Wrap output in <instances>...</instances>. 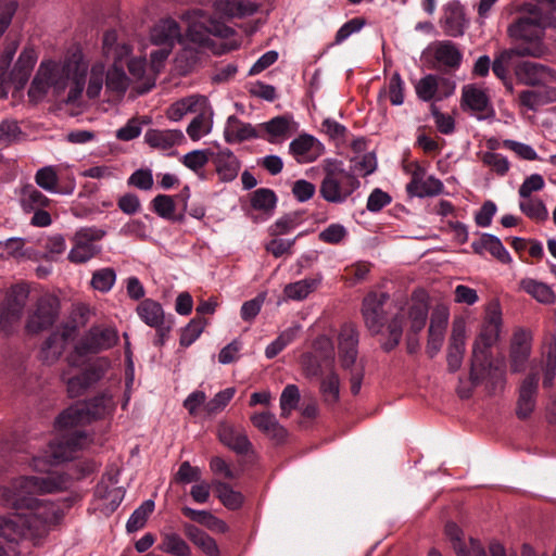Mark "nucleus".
<instances>
[{"instance_id": "f257e3e1", "label": "nucleus", "mask_w": 556, "mask_h": 556, "mask_svg": "<svg viewBox=\"0 0 556 556\" xmlns=\"http://www.w3.org/2000/svg\"><path fill=\"white\" fill-rule=\"evenodd\" d=\"M502 323L500 301L493 299L485 305L480 331L472 343L470 367V381L472 386H477L482 381L491 366L490 349L500 339Z\"/></svg>"}, {"instance_id": "f03ea898", "label": "nucleus", "mask_w": 556, "mask_h": 556, "mask_svg": "<svg viewBox=\"0 0 556 556\" xmlns=\"http://www.w3.org/2000/svg\"><path fill=\"white\" fill-rule=\"evenodd\" d=\"M66 488L65 479L60 475L47 477H18L10 486H0V503L15 510L24 509L38 498L36 495L54 493Z\"/></svg>"}, {"instance_id": "7ed1b4c3", "label": "nucleus", "mask_w": 556, "mask_h": 556, "mask_svg": "<svg viewBox=\"0 0 556 556\" xmlns=\"http://www.w3.org/2000/svg\"><path fill=\"white\" fill-rule=\"evenodd\" d=\"M41 65L51 73L49 85L54 89V92L60 93L70 86L66 102H76L85 87L87 64L76 59H70L63 64L47 62L41 63Z\"/></svg>"}, {"instance_id": "20e7f679", "label": "nucleus", "mask_w": 556, "mask_h": 556, "mask_svg": "<svg viewBox=\"0 0 556 556\" xmlns=\"http://www.w3.org/2000/svg\"><path fill=\"white\" fill-rule=\"evenodd\" d=\"M115 408L111 395L101 394L88 402L77 403L62 412L55 420L59 430H71L78 426L105 418Z\"/></svg>"}, {"instance_id": "39448f33", "label": "nucleus", "mask_w": 556, "mask_h": 556, "mask_svg": "<svg viewBox=\"0 0 556 556\" xmlns=\"http://www.w3.org/2000/svg\"><path fill=\"white\" fill-rule=\"evenodd\" d=\"M428 314V303L422 300L413 301L407 312H397L388 323L387 339L381 343V348L386 352H390L399 345L403 336L405 319L408 321V330L413 333H419L426 326Z\"/></svg>"}, {"instance_id": "423d86ee", "label": "nucleus", "mask_w": 556, "mask_h": 556, "mask_svg": "<svg viewBox=\"0 0 556 556\" xmlns=\"http://www.w3.org/2000/svg\"><path fill=\"white\" fill-rule=\"evenodd\" d=\"M324 170L319 192L327 202L342 203L359 187V180L345 170L341 163L328 162Z\"/></svg>"}, {"instance_id": "0eeeda50", "label": "nucleus", "mask_w": 556, "mask_h": 556, "mask_svg": "<svg viewBox=\"0 0 556 556\" xmlns=\"http://www.w3.org/2000/svg\"><path fill=\"white\" fill-rule=\"evenodd\" d=\"M24 509L28 511L25 515L29 523L31 540L46 538L58 528L64 517L60 505L45 500H37Z\"/></svg>"}, {"instance_id": "6e6552de", "label": "nucleus", "mask_w": 556, "mask_h": 556, "mask_svg": "<svg viewBox=\"0 0 556 556\" xmlns=\"http://www.w3.org/2000/svg\"><path fill=\"white\" fill-rule=\"evenodd\" d=\"M549 20L545 17L535 16L528 11L527 15L520 16L515 23L508 26V36L516 41L522 43L514 47L513 49H531L534 46L541 48V53L535 58H541L546 52L542 38L544 29L548 26Z\"/></svg>"}, {"instance_id": "1a4fd4ad", "label": "nucleus", "mask_w": 556, "mask_h": 556, "mask_svg": "<svg viewBox=\"0 0 556 556\" xmlns=\"http://www.w3.org/2000/svg\"><path fill=\"white\" fill-rule=\"evenodd\" d=\"M232 34V28L223 22L210 18L202 11H195L187 16L186 38L191 42L206 46L211 35L228 38Z\"/></svg>"}, {"instance_id": "9d476101", "label": "nucleus", "mask_w": 556, "mask_h": 556, "mask_svg": "<svg viewBox=\"0 0 556 556\" xmlns=\"http://www.w3.org/2000/svg\"><path fill=\"white\" fill-rule=\"evenodd\" d=\"M390 296L386 292L371 291L365 295L362 302L361 314L364 325L371 336L382 333L388 326L387 305Z\"/></svg>"}, {"instance_id": "9b49d317", "label": "nucleus", "mask_w": 556, "mask_h": 556, "mask_svg": "<svg viewBox=\"0 0 556 556\" xmlns=\"http://www.w3.org/2000/svg\"><path fill=\"white\" fill-rule=\"evenodd\" d=\"M118 340V331L115 327L92 326L76 343L75 353L78 356L98 354L114 348Z\"/></svg>"}, {"instance_id": "f8f14e48", "label": "nucleus", "mask_w": 556, "mask_h": 556, "mask_svg": "<svg viewBox=\"0 0 556 556\" xmlns=\"http://www.w3.org/2000/svg\"><path fill=\"white\" fill-rule=\"evenodd\" d=\"M105 236V231L97 227H83L72 237L73 247L68 260L75 264L86 263L101 252L98 242Z\"/></svg>"}, {"instance_id": "ddd939ff", "label": "nucleus", "mask_w": 556, "mask_h": 556, "mask_svg": "<svg viewBox=\"0 0 556 556\" xmlns=\"http://www.w3.org/2000/svg\"><path fill=\"white\" fill-rule=\"evenodd\" d=\"M109 366V361L103 358L89 365L80 375L75 377L67 378L63 374L62 379L66 383L68 395L77 397L84 394L90 387L102 379Z\"/></svg>"}, {"instance_id": "4468645a", "label": "nucleus", "mask_w": 556, "mask_h": 556, "mask_svg": "<svg viewBox=\"0 0 556 556\" xmlns=\"http://www.w3.org/2000/svg\"><path fill=\"white\" fill-rule=\"evenodd\" d=\"M338 357L343 369H351L358 356L359 331L353 323H345L340 327L337 337Z\"/></svg>"}, {"instance_id": "2eb2a0df", "label": "nucleus", "mask_w": 556, "mask_h": 556, "mask_svg": "<svg viewBox=\"0 0 556 556\" xmlns=\"http://www.w3.org/2000/svg\"><path fill=\"white\" fill-rule=\"evenodd\" d=\"M59 304V299L50 293L39 296L36 308L28 318L27 329L38 332L51 327L58 317Z\"/></svg>"}, {"instance_id": "dca6fc26", "label": "nucleus", "mask_w": 556, "mask_h": 556, "mask_svg": "<svg viewBox=\"0 0 556 556\" xmlns=\"http://www.w3.org/2000/svg\"><path fill=\"white\" fill-rule=\"evenodd\" d=\"M445 535L456 556H489L482 544L471 536L466 538L455 522L445 525Z\"/></svg>"}, {"instance_id": "f3484780", "label": "nucleus", "mask_w": 556, "mask_h": 556, "mask_svg": "<svg viewBox=\"0 0 556 556\" xmlns=\"http://www.w3.org/2000/svg\"><path fill=\"white\" fill-rule=\"evenodd\" d=\"M539 393L538 372L532 371L523 378L518 388V400L516 405V415L519 419L528 418L536 406Z\"/></svg>"}, {"instance_id": "a211bd4d", "label": "nucleus", "mask_w": 556, "mask_h": 556, "mask_svg": "<svg viewBox=\"0 0 556 556\" xmlns=\"http://www.w3.org/2000/svg\"><path fill=\"white\" fill-rule=\"evenodd\" d=\"M443 188V182L440 179L427 175L425 168L416 166L412 172L410 181L406 186V191L412 197L426 198L441 194Z\"/></svg>"}, {"instance_id": "6ab92c4d", "label": "nucleus", "mask_w": 556, "mask_h": 556, "mask_svg": "<svg viewBox=\"0 0 556 556\" xmlns=\"http://www.w3.org/2000/svg\"><path fill=\"white\" fill-rule=\"evenodd\" d=\"M448 317L450 313L445 306L435 307L431 314L427 341V353L431 358L434 357L442 348Z\"/></svg>"}, {"instance_id": "aec40b11", "label": "nucleus", "mask_w": 556, "mask_h": 556, "mask_svg": "<svg viewBox=\"0 0 556 556\" xmlns=\"http://www.w3.org/2000/svg\"><path fill=\"white\" fill-rule=\"evenodd\" d=\"M89 443V438L84 431L75 430L64 434L58 443L50 445L51 457L54 463L70 460L74 454Z\"/></svg>"}, {"instance_id": "412c9836", "label": "nucleus", "mask_w": 556, "mask_h": 556, "mask_svg": "<svg viewBox=\"0 0 556 556\" xmlns=\"http://www.w3.org/2000/svg\"><path fill=\"white\" fill-rule=\"evenodd\" d=\"M518 80L528 86L545 85L556 81L555 72L540 63L521 62L515 68Z\"/></svg>"}, {"instance_id": "4be33fe9", "label": "nucleus", "mask_w": 556, "mask_h": 556, "mask_svg": "<svg viewBox=\"0 0 556 556\" xmlns=\"http://www.w3.org/2000/svg\"><path fill=\"white\" fill-rule=\"evenodd\" d=\"M531 354V334L519 329L514 332L509 349V365L513 372L525 370Z\"/></svg>"}, {"instance_id": "5701e85b", "label": "nucleus", "mask_w": 556, "mask_h": 556, "mask_svg": "<svg viewBox=\"0 0 556 556\" xmlns=\"http://www.w3.org/2000/svg\"><path fill=\"white\" fill-rule=\"evenodd\" d=\"M466 350V324L463 319H455L447 349V366L450 371H457L462 364Z\"/></svg>"}, {"instance_id": "b1692460", "label": "nucleus", "mask_w": 556, "mask_h": 556, "mask_svg": "<svg viewBox=\"0 0 556 556\" xmlns=\"http://www.w3.org/2000/svg\"><path fill=\"white\" fill-rule=\"evenodd\" d=\"M0 536L8 542L18 543L30 538V529L25 514L0 516Z\"/></svg>"}, {"instance_id": "393cba45", "label": "nucleus", "mask_w": 556, "mask_h": 556, "mask_svg": "<svg viewBox=\"0 0 556 556\" xmlns=\"http://www.w3.org/2000/svg\"><path fill=\"white\" fill-rule=\"evenodd\" d=\"M130 74V83L136 96L149 92L155 86V76L147 74V62L144 59H131L127 63Z\"/></svg>"}, {"instance_id": "a878e982", "label": "nucleus", "mask_w": 556, "mask_h": 556, "mask_svg": "<svg viewBox=\"0 0 556 556\" xmlns=\"http://www.w3.org/2000/svg\"><path fill=\"white\" fill-rule=\"evenodd\" d=\"M541 51L539 46H534L531 49H505L495 55L492 63V71L497 78L505 81L508 74V66L515 56H536Z\"/></svg>"}, {"instance_id": "bb28decb", "label": "nucleus", "mask_w": 556, "mask_h": 556, "mask_svg": "<svg viewBox=\"0 0 556 556\" xmlns=\"http://www.w3.org/2000/svg\"><path fill=\"white\" fill-rule=\"evenodd\" d=\"M252 425L277 443H282L288 431L282 427L276 416L269 412L256 413L251 416Z\"/></svg>"}, {"instance_id": "cd10ccee", "label": "nucleus", "mask_w": 556, "mask_h": 556, "mask_svg": "<svg viewBox=\"0 0 556 556\" xmlns=\"http://www.w3.org/2000/svg\"><path fill=\"white\" fill-rule=\"evenodd\" d=\"M218 437L224 445L237 454H247L252 447L245 431L231 425H220L218 428Z\"/></svg>"}, {"instance_id": "c85d7f7f", "label": "nucleus", "mask_w": 556, "mask_h": 556, "mask_svg": "<svg viewBox=\"0 0 556 556\" xmlns=\"http://www.w3.org/2000/svg\"><path fill=\"white\" fill-rule=\"evenodd\" d=\"M319 143L315 137L304 134L290 142L289 151L299 163H311L319 154Z\"/></svg>"}, {"instance_id": "c756f323", "label": "nucleus", "mask_w": 556, "mask_h": 556, "mask_svg": "<svg viewBox=\"0 0 556 556\" xmlns=\"http://www.w3.org/2000/svg\"><path fill=\"white\" fill-rule=\"evenodd\" d=\"M465 13L458 1H451L444 7L443 29L447 36L459 37L465 31Z\"/></svg>"}, {"instance_id": "7c9ffc66", "label": "nucleus", "mask_w": 556, "mask_h": 556, "mask_svg": "<svg viewBox=\"0 0 556 556\" xmlns=\"http://www.w3.org/2000/svg\"><path fill=\"white\" fill-rule=\"evenodd\" d=\"M146 142L154 149L167 150L185 140L179 129H149L144 134Z\"/></svg>"}, {"instance_id": "2f4dec72", "label": "nucleus", "mask_w": 556, "mask_h": 556, "mask_svg": "<svg viewBox=\"0 0 556 556\" xmlns=\"http://www.w3.org/2000/svg\"><path fill=\"white\" fill-rule=\"evenodd\" d=\"M151 41L156 46L173 47L175 41H181L180 27L178 23L172 18L163 20L157 23L150 34Z\"/></svg>"}, {"instance_id": "473e14b6", "label": "nucleus", "mask_w": 556, "mask_h": 556, "mask_svg": "<svg viewBox=\"0 0 556 556\" xmlns=\"http://www.w3.org/2000/svg\"><path fill=\"white\" fill-rule=\"evenodd\" d=\"M225 140L228 143H239L245 140L260 137L255 127L249 123L241 122L237 116L228 117L224 130Z\"/></svg>"}, {"instance_id": "72a5a7b5", "label": "nucleus", "mask_w": 556, "mask_h": 556, "mask_svg": "<svg viewBox=\"0 0 556 556\" xmlns=\"http://www.w3.org/2000/svg\"><path fill=\"white\" fill-rule=\"evenodd\" d=\"M207 98L201 94H192L174 102L166 110V117L173 122H178L188 113H195L202 106H205Z\"/></svg>"}, {"instance_id": "f704fd0d", "label": "nucleus", "mask_w": 556, "mask_h": 556, "mask_svg": "<svg viewBox=\"0 0 556 556\" xmlns=\"http://www.w3.org/2000/svg\"><path fill=\"white\" fill-rule=\"evenodd\" d=\"M213 156L216 172L223 181H231L238 176L240 163L229 149L220 150Z\"/></svg>"}, {"instance_id": "c9c22d12", "label": "nucleus", "mask_w": 556, "mask_h": 556, "mask_svg": "<svg viewBox=\"0 0 556 556\" xmlns=\"http://www.w3.org/2000/svg\"><path fill=\"white\" fill-rule=\"evenodd\" d=\"M472 249L478 254H482L484 251H488L504 264L511 261L510 255L502 241L491 233H483L478 241L472 243Z\"/></svg>"}, {"instance_id": "e433bc0d", "label": "nucleus", "mask_w": 556, "mask_h": 556, "mask_svg": "<svg viewBox=\"0 0 556 556\" xmlns=\"http://www.w3.org/2000/svg\"><path fill=\"white\" fill-rule=\"evenodd\" d=\"M490 106L488 94L476 85H465L462 89V108L472 112H484Z\"/></svg>"}, {"instance_id": "4c0bfd02", "label": "nucleus", "mask_w": 556, "mask_h": 556, "mask_svg": "<svg viewBox=\"0 0 556 556\" xmlns=\"http://www.w3.org/2000/svg\"><path fill=\"white\" fill-rule=\"evenodd\" d=\"M186 536L207 556H219L216 541L200 528L191 523L184 525Z\"/></svg>"}, {"instance_id": "58836bf2", "label": "nucleus", "mask_w": 556, "mask_h": 556, "mask_svg": "<svg viewBox=\"0 0 556 556\" xmlns=\"http://www.w3.org/2000/svg\"><path fill=\"white\" fill-rule=\"evenodd\" d=\"M195 117L190 122L187 127L188 136L193 140L198 141L203 136L207 135L212 129V115L213 111L208 104V100L206 101L205 106H201L198 112H195Z\"/></svg>"}, {"instance_id": "ea45409f", "label": "nucleus", "mask_w": 556, "mask_h": 556, "mask_svg": "<svg viewBox=\"0 0 556 556\" xmlns=\"http://www.w3.org/2000/svg\"><path fill=\"white\" fill-rule=\"evenodd\" d=\"M136 312L140 319L151 328L160 327L166 321L162 305L152 299L141 301Z\"/></svg>"}, {"instance_id": "a19ab883", "label": "nucleus", "mask_w": 556, "mask_h": 556, "mask_svg": "<svg viewBox=\"0 0 556 556\" xmlns=\"http://www.w3.org/2000/svg\"><path fill=\"white\" fill-rule=\"evenodd\" d=\"M519 290L532 296L542 304L555 302V293L546 283L533 278H523L518 283Z\"/></svg>"}, {"instance_id": "79ce46f5", "label": "nucleus", "mask_w": 556, "mask_h": 556, "mask_svg": "<svg viewBox=\"0 0 556 556\" xmlns=\"http://www.w3.org/2000/svg\"><path fill=\"white\" fill-rule=\"evenodd\" d=\"M433 53L437 62L451 68L459 67L463 59L457 46L450 40L439 41L434 46Z\"/></svg>"}, {"instance_id": "37998d69", "label": "nucleus", "mask_w": 556, "mask_h": 556, "mask_svg": "<svg viewBox=\"0 0 556 556\" xmlns=\"http://www.w3.org/2000/svg\"><path fill=\"white\" fill-rule=\"evenodd\" d=\"M212 484L218 500L226 508L237 510L243 505V494L233 490L228 483L215 480Z\"/></svg>"}, {"instance_id": "c03bdc74", "label": "nucleus", "mask_w": 556, "mask_h": 556, "mask_svg": "<svg viewBox=\"0 0 556 556\" xmlns=\"http://www.w3.org/2000/svg\"><path fill=\"white\" fill-rule=\"evenodd\" d=\"M20 202L22 208L28 213L50 204V200L33 185H26L21 189Z\"/></svg>"}, {"instance_id": "a18cd8bd", "label": "nucleus", "mask_w": 556, "mask_h": 556, "mask_svg": "<svg viewBox=\"0 0 556 556\" xmlns=\"http://www.w3.org/2000/svg\"><path fill=\"white\" fill-rule=\"evenodd\" d=\"M29 289L26 285H16L11 289L8 298L7 311L12 317L20 318L27 304Z\"/></svg>"}, {"instance_id": "49530a36", "label": "nucleus", "mask_w": 556, "mask_h": 556, "mask_svg": "<svg viewBox=\"0 0 556 556\" xmlns=\"http://www.w3.org/2000/svg\"><path fill=\"white\" fill-rule=\"evenodd\" d=\"M292 119L288 116H276L270 121L261 124V127L270 136L267 140L276 142L278 139L291 135Z\"/></svg>"}, {"instance_id": "de8ad7c7", "label": "nucleus", "mask_w": 556, "mask_h": 556, "mask_svg": "<svg viewBox=\"0 0 556 556\" xmlns=\"http://www.w3.org/2000/svg\"><path fill=\"white\" fill-rule=\"evenodd\" d=\"M159 549L175 556H190L191 548L187 542L177 533L169 532L162 535Z\"/></svg>"}, {"instance_id": "09e8293b", "label": "nucleus", "mask_w": 556, "mask_h": 556, "mask_svg": "<svg viewBox=\"0 0 556 556\" xmlns=\"http://www.w3.org/2000/svg\"><path fill=\"white\" fill-rule=\"evenodd\" d=\"M519 208L527 217L535 222H544L548 217L546 206L543 201L538 198H521Z\"/></svg>"}, {"instance_id": "8fccbe9b", "label": "nucleus", "mask_w": 556, "mask_h": 556, "mask_svg": "<svg viewBox=\"0 0 556 556\" xmlns=\"http://www.w3.org/2000/svg\"><path fill=\"white\" fill-rule=\"evenodd\" d=\"M318 285L316 279H303L285 287L283 293L287 299L302 301L312 293Z\"/></svg>"}, {"instance_id": "3c124183", "label": "nucleus", "mask_w": 556, "mask_h": 556, "mask_svg": "<svg viewBox=\"0 0 556 556\" xmlns=\"http://www.w3.org/2000/svg\"><path fill=\"white\" fill-rule=\"evenodd\" d=\"M250 201L254 210L270 213L276 207L277 197L273 190L260 188L252 192Z\"/></svg>"}, {"instance_id": "603ef678", "label": "nucleus", "mask_w": 556, "mask_h": 556, "mask_svg": "<svg viewBox=\"0 0 556 556\" xmlns=\"http://www.w3.org/2000/svg\"><path fill=\"white\" fill-rule=\"evenodd\" d=\"M302 222L301 214L298 212H291L285 214L280 218H278L270 227L268 228V232L271 237H279L282 235H287L293 229H295Z\"/></svg>"}, {"instance_id": "864d4df0", "label": "nucleus", "mask_w": 556, "mask_h": 556, "mask_svg": "<svg viewBox=\"0 0 556 556\" xmlns=\"http://www.w3.org/2000/svg\"><path fill=\"white\" fill-rule=\"evenodd\" d=\"M97 495L104 501L106 509L114 510L123 501L125 491L115 484L106 485L100 483L97 486Z\"/></svg>"}, {"instance_id": "5fc2aeb1", "label": "nucleus", "mask_w": 556, "mask_h": 556, "mask_svg": "<svg viewBox=\"0 0 556 556\" xmlns=\"http://www.w3.org/2000/svg\"><path fill=\"white\" fill-rule=\"evenodd\" d=\"M320 393L324 401L328 404H334L340 397V378L336 371H330L320 381Z\"/></svg>"}, {"instance_id": "6e6d98bb", "label": "nucleus", "mask_w": 556, "mask_h": 556, "mask_svg": "<svg viewBox=\"0 0 556 556\" xmlns=\"http://www.w3.org/2000/svg\"><path fill=\"white\" fill-rule=\"evenodd\" d=\"M154 509V502L152 500L144 501L138 508L134 510L129 517L126 529L128 532H136L144 527L148 517Z\"/></svg>"}, {"instance_id": "4d7b16f0", "label": "nucleus", "mask_w": 556, "mask_h": 556, "mask_svg": "<svg viewBox=\"0 0 556 556\" xmlns=\"http://www.w3.org/2000/svg\"><path fill=\"white\" fill-rule=\"evenodd\" d=\"M214 153L210 150H193L182 156L181 163L203 178L202 169Z\"/></svg>"}, {"instance_id": "13d9d810", "label": "nucleus", "mask_w": 556, "mask_h": 556, "mask_svg": "<svg viewBox=\"0 0 556 556\" xmlns=\"http://www.w3.org/2000/svg\"><path fill=\"white\" fill-rule=\"evenodd\" d=\"M130 84L129 77L121 67H118L117 64H114L113 67L108 71L106 88L109 90L114 91L117 94H123Z\"/></svg>"}, {"instance_id": "bf43d9fd", "label": "nucleus", "mask_w": 556, "mask_h": 556, "mask_svg": "<svg viewBox=\"0 0 556 556\" xmlns=\"http://www.w3.org/2000/svg\"><path fill=\"white\" fill-rule=\"evenodd\" d=\"M51 73L42 67V65H40L35 78L33 79L31 81V85L29 87V90H28V97L33 100V101H39L41 100L45 94L48 92V90L51 88L50 85H49V75Z\"/></svg>"}, {"instance_id": "052dcab7", "label": "nucleus", "mask_w": 556, "mask_h": 556, "mask_svg": "<svg viewBox=\"0 0 556 556\" xmlns=\"http://www.w3.org/2000/svg\"><path fill=\"white\" fill-rule=\"evenodd\" d=\"M116 281V273L113 268L105 267L92 274L91 286L102 293L109 292Z\"/></svg>"}, {"instance_id": "680f3d73", "label": "nucleus", "mask_w": 556, "mask_h": 556, "mask_svg": "<svg viewBox=\"0 0 556 556\" xmlns=\"http://www.w3.org/2000/svg\"><path fill=\"white\" fill-rule=\"evenodd\" d=\"M217 8L228 16L251 15L256 11L254 4H243L240 0H218Z\"/></svg>"}, {"instance_id": "e2e57ef3", "label": "nucleus", "mask_w": 556, "mask_h": 556, "mask_svg": "<svg viewBox=\"0 0 556 556\" xmlns=\"http://www.w3.org/2000/svg\"><path fill=\"white\" fill-rule=\"evenodd\" d=\"M35 181L38 187L42 188L43 190L56 193L58 190V182L59 177L56 174V170L53 166H45L42 168H39L35 175Z\"/></svg>"}, {"instance_id": "0e129e2a", "label": "nucleus", "mask_w": 556, "mask_h": 556, "mask_svg": "<svg viewBox=\"0 0 556 556\" xmlns=\"http://www.w3.org/2000/svg\"><path fill=\"white\" fill-rule=\"evenodd\" d=\"M300 402V391L295 384H288L280 395L281 417H289Z\"/></svg>"}, {"instance_id": "69168bd1", "label": "nucleus", "mask_w": 556, "mask_h": 556, "mask_svg": "<svg viewBox=\"0 0 556 556\" xmlns=\"http://www.w3.org/2000/svg\"><path fill=\"white\" fill-rule=\"evenodd\" d=\"M206 320L201 317H195L184 328L180 336V345H191L202 333Z\"/></svg>"}, {"instance_id": "338daca9", "label": "nucleus", "mask_w": 556, "mask_h": 556, "mask_svg": "<svg viewBox=\"0 0 556 556\" xmlns=\"http://www.w3.org/2000/svg\"><path fill=\"white\" fill-rule=\"evenodd\" d=\"M529 12L549 20L548 26L556 25V0H536V4Z\"/></svg>"}, {"instance_id": "774afa93", "label": "nucleus", "mask_w": 556, "mask_h": 556, "mask_svg": "<svg viewBox=\"0 0 556 556\" xmlns=\"http://www.w3.org/2000/svg\"><path fill=\"white\" fill-rule=\"evenodd\" d=\"M556 377V345L551 346L543 364V387L551 388Z\"/></svg>"}]
</instances>
